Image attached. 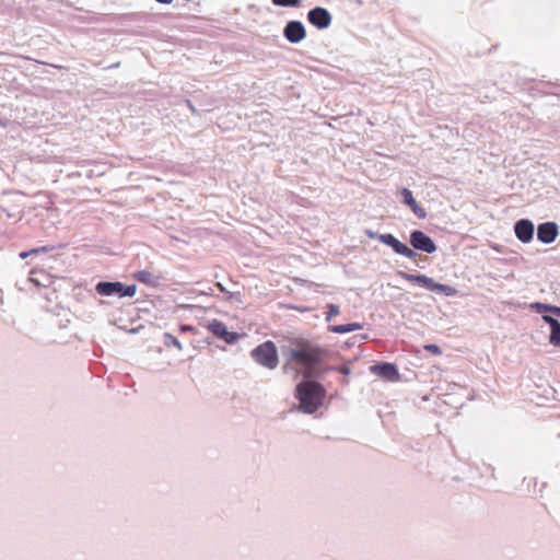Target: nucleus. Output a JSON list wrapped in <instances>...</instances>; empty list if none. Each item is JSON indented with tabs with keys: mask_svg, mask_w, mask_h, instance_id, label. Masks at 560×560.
Wrapping results in <instances>:
<instances>
[{
	"mask_svg": "<svg viewBox=\"0 0 560 560\" xmlns=\"http://www.w3.org/2000/svg\"><path fill=\"white\" fill-rule=\"evenodd\" d=\"M409 241L413 247L412 250L417 249L427 254H432L436 250L434 241L420 230L412 231Z\"/></svg>",
	"mask_w": 560,
	"mask_h": 560,
	"instance_id": "obj_6",
	"label": "nucleus"
},
{
	"mask_svg": "<svg viewBox=\"0 0 560 560\" xmlns=\"http://www.w3.org/2000/svg\"><path fill=\"white\" fill-rule=\"evenodd\" d=\"M534 224L528 219H521L514 224L515 235L522 243L530 242L534 236Z\"/></svg>",
	"mask_w": 560,
	"mask_h": 560,
	"instance_id": "obj_12",
	"label": "nucleus"
},
{
	"mask_svg": "<svg viewBox=\"0 0 560 560\" xmlns=\"http://www.w3.org/2000/svg\"><path fill=\"white\" fill-rule=\"evenodd\" d=\"M179 331L180 332H192V334H196L197 332V328L191 326V325H180L179 326Z\"/></svg>",
	"mask_w": 560,
	"mask_h": 560,
	"instance_id": "obj_24",
	"label": "nucleus"
},
{
	"mask_svg": "<svg viewBox=\"0 0 560 560\" xmlns=\"http://www.w3.org/2000/svg\"><path fill=\"white\" fill-rule=\"evenodd\" d=\"M218 287H219L221 292H225V289L220 283H218Z\"/></svg>",
	"mask_w": 560,
	"mask_h": 560,
	"instance_id": "obj_32",
	"label": "nucleus"
},
{
	"mask_svg": "<svg viewBox=\"0 0 560 560\" xmlns=\"http://www.w3.org/2000/svg\"><path fill=\"white\" fill-rule=\"evenodd\" d=\"M559 234V228L555 222H545L537 228V238L544 244L552 243Z\"/></svg>",
	"mask_w": 560,
	"mask_h": 560,
	"instance_id": "obj_11",
	"label": "nucleus"
},
{
	"mask_svg": "<svg viewBox=\"0 0 560 560\" xmlns=\"http://www.w3.org/2000/svg\"><path fill=\"white\" fill-rule=\"evenodd\" d=\"M555 307L556 306H553V305L545 304V303H541V302H535V303L530 304V308L536 311L537 313L549 312V313L553 314Z\"/></svg>",
	"mask_w": 560,
	"mask_h": 560,
	"instance_id": "obj_17",
	"label": "nucleus"
},
{
	"mask_svg": "<svg viewBox=\"0 0 560 560\" xmlns=\"http://www.w3.org/2000/svg\"><path fill=\"white\" fill-rule=\"evenodd\" d=\"M250 355L256 363L266 369L273 370L278 366L279 359L277 348L276 345L270 340L265 341L254 348L250 352Z\"/></svg>",
	"mask_w": 560,
	"mask_h": 560,
	"instance_id": "obj_4",
	"label": "nucleus"
},
{
	"mask_svg": "<svg viewBox=\"0 0 560 560\" xmlns=\"http://www.w3.org/2000/svg\"><path fill=\"white\" fill-rule=\"evenodd\" d=\"M133 278L149 287L156 288L162 282V277L148 270H139L133 275Z\"/></svg>",
	"mask_w": 560,
	"mask_h": 560,
	"instance_id": "obj_15",
	"label": "nucleus"
},
{
	"mask_svg": "<svg viewBox=\"0 0 560 560\" xmlns=\"http://www.w3.org/2000/svg\"><path fill=\"white\" fill-rule=\"evenodd\" d=\"M365 233L370 238H375V240L380 241L381 243L392 247L396 254H399V255L405 256L412 260H415L418 257V254L416 250H412V248H410L406 244L401 243L393 234H388V233L387 234H378L371 230H366Z\"/></svg>",
	"mask_w": 560,
	"mask_h": 560,
	"instance_id": "obj_5",
	"label": "nucleus"
},
{
	"mask_svg": "<svg viewBox=\"0 0 560 560\" xmlns=\"http://www.w3.org/2000/svg\"><path fill=\"white\" fill-rule=\"evenodd\" d=\"M326 390L315 381L304 382L298 385L296 396L300 401V408L305 413H313L323 405Z\"/></svg>",
	"mask_w": 560,
	"mask_h": 560,
	"instance_id": "obj_2",
	"label": "nucleus"
},
{
	"mask_svg": "<svg viewBox=\"0 0 560 560\" xmlns=\"http://www.w3.org/2000/svg\"><path fill=\"white\" fill-rule=\"evenodd\" d=\"M400 195L402 197V202L410 207L411 205H413L416 202V199L413 198L412 196V192L410 189L408 188H402L401 191H400Z\"/></svg>",
	"mask_w": 560,
	"mask_h": 560,
	"instance_id": "obj_18",
	"label": "nucleus"
},
{
	"mask_svg": "<svg viewBox=\"0 0 560 560\" xmlns=\"http://www.w3.org/2000/svg\"><path fill=\"white\" fill-rule=\"evenodd\" d=\"M362 329V325L360 323H350L346 325H330L328 330L336 334H346L355 330Z\"/></svg>",
	"mask_w": 560,
	"mask_h": 560,
	"instance_id": "obj_16",
	"label": "nucleus"
},
{
	"mask_svg": "<svg viewBox=\"0 0 560 560\" xmlns=\"http://www.w3.org/2000/svg\"><path fill=\"white\" fill-rule=\"evenodd\" d=\"M397 276L410 283H416L427 289L428 291L435 292L445 296H455L458 292L456 288L448 284L439 283L433 278H430L425 275H413L405 271H398Z\"/></svg>",
	"mask_w": 560,
	"mask_h": 560,
	"instance_id": "obj_3",
	"label": "nucleus"
},
{
	"mask_svg": "<svg viewBox=\"0 0 560 560\" xmlns=\"http://www.w3.org/2000/svg\"><path fill=\"white\" fill-rule=\"evenodd\" d=\"M307 21L319 30L329 27L331 24V14L327 9L316 7L308 11Z\"/></svg>",
	"mask_w": 560,
	"mask_h": 560,
	"instance_id": "obj_8",
	"label": "nucleus"
},
{
	"mask_svg": "<svg viewBox=\"0 0 560 560\" xmlns=\"http://www.w3.org/2000/svg\"><path fill=\"white\" fill-rule=\"evenodd\" d=\"M413 214L419 219H424L427 217V211L423 207H421L417 201L409 207Z\"/></svg>",
	"mask_w": 560,
	"mask_h": 560,
	"instance_id": "obj_20",
	"label": "nucleus"
},
{
	"mask_svg": "<svg viewBox=\"0 0 560 560\" xmlns=\"http://www.w3.org/2000/svg\"><path fill=\"white\" fill-rule=\"evenodd\" d=\"M340 314L339 306L336 304H328L327 305V312H326V320L330 322L334 316H337Z\"/></svg>",
	"mask_w": 560,
	"mask_h": 560,
	"instance_id": "obj_21",
	"label": "nucleus"
},
{
	"mask_svg": "<svg viewBox=\"0 0 560 560\" xmlns=\"http://www.w3.org/2000/svg\"><path fill=\"white\" fill-rule=\"evenodd\" d=\"M553 314L560 317V307L559 306L555 307Z\"/></svg>",
	"mask_w": 560,
	"mask_h": 560,
	"instance_id": "obj_30",
	"label": "nucleus"
},
{
	"mask_svg": "<svg viewBox=\"0 0 560 560\" xmlns=\"http://www.w3.org/2000/svg\"><path fill=\"white\" fill-rule=\"evenodd\" d=\"M47 250H48V248L46 246L40 247V248H34L30 252H22L20 254V257L24 259V258L28 257L30 255L37 254L39 252H47Z\"/></svg>",
	"mask_w": 560,
	"mask_h": 560,
	"instance_id": "obj_23",
	"label": "nucleus"
},
{
	"mask_svg": "<svg viewBox=\"0 0 560 560\" xmlns=\"http://www.w3.org/2000/svg\"><path fill=\"white\" fill-rule=\"evenodd\" d=\"M187 105H188L189 109H190L194 114H196V108L194 107V105L191 104V102H190V101H187Z\"/></svg>",
	"mask_w": 560,
	"mask_h": 560,
	"instance_id": "obj_28",
	"label": "nucleus"
},
{
	"mask_svg": "<svg viewBox=\"0 0 560 560\" xmlns=\"http://www.w3.org/2000/svg\"><path fill=\"white\" fill-rule=\"evenodd\" d=\"M137 287L135 284H122L120 282H107V296L117 295L119 298L133 296L136 294Z\"/></svg>",
	"mask_w": 560,
	"mask_h": 560,
	"instance_id": "obj_13",
	"label": "nucleus"
},
{
	"mask_svg": "<svg viewBox=\"0 0 560 560\" xmlns=\"http://www.w3.org/2000/svg\"><path fill=\"white\" fill-rule=\"evenodd\" d=\"M542 320L550 327L549 342L555 347H560V322L550 315H542Z\"/></svg>",
	"mask_w": 560,
	"mask_h": 560,
	"instance_id": "obj_14",
	"label": "nucleus"
},
{
	"mask_svg": "<svg viewBox=\"0 0 560 560\" xmlns=\"http://www.w3.org/2000/svg\"><path fill=\"white\" fill-rule=\"evenodd\" d=\"M556 90H558V86H552V91H550L549 93L558 95L559 93Z\"/></svg>",
	"mask_w": 560,
	"mask_h": 560,
	"instance_id": "obj_31",
	"label": "nucleus"
},
{
	"mask_svg": "<svg viewBox=\"0 0 560 560\" xmlns=\"http://www.w3.org/2000/svg\"><path fill=\"white\" fill-rule=\"evenodd\" d=\"M337 370H338V372H340L341 374H345V375L350 373V368H348L346 365H342V366L338 368Z\"/></svg>",
	"mask_w": 560,
	"mask_h": 560,
	"instance_id": "obj_27",
	"label": "nucleus"
},
{
	"mask_svg": "<svg viewBox=\"0 0 560 560\" xmlns=\"http://www.w3.org/2000/svg\"><path fill=\"white\" fill-rule=\"evenodd\" d=\"M370 372L377 375L386 381L396 382L399 380V372L393 363H377L370 366Z\"/></svg>",
	"mask_w": 560,
	"mask_h": 560,
	"instance_id": "obj_10",
	"label": "nucleus"
},
{
	"mask_svg": "<svg viewBox=\"0 0 560 560\" xmlns=\"http://www.w3.org/2000/svg\"><path fill=\"white\" fill-rule=\"evenodd\" d=\"M300 0H272V3L278 7H300Z\"/></svg>",
	"mask_w": 560,
	"mask_h": 560,
	"instance_id": "obj_22",
	"label": "nucleus"
},
{
	"mask_svg": "<svg viewBox=\"0 0 560 560\" xmlns=\"http://www.w3.org/2000/svg\"><path fill=\"white\" fill-rule=\"evenodd\" d=\"M424 349L429 352H432L433 354H441V349L438 345H427Z\"/></svg>",
	"mask_w": 560,
	"mask_h": 560,
	"instance_id": "obj_25",
	"label": "nucleus"
},
{
	"mask_svg": "<svg viewBox=\"0 0 560 560\" xmlns=\"http://www.w3.org/2000/svg\"><path fill=\"white\" fill-rule=\"evenodd\" d=\"M207 328L217 338L222 339L223 341H225L229 345L235 343L241 337V335L237 332L229 331L226 328V325L219 319H212L207 325Z\"/></svg>",
	"mask_w": 560,
	"mask_h": 560,
	"instance_id": "obj_7",
	"label": "nucleus"
},
{
	"mask_svg": "<svg viewBox=\"0 0 560 560\" xmlns=\"http://www.w3.org/2000/svg\"><path fill=\"white\" fill-rule=\"evenodd\" d=\"M96 291L101 294V295H105V281H101L96 284Z\"/></svg>",
	"mask_w": 560,
	"mask_h": 560,
	"instance_id": "obj_26",
	"label": "nucleus"
},
{
	"mask_svg": "<svg viewBox=\"0 0 560 560\" xmlns=\"http://www.w3.org/2000/svg\"><path fill=\"white\" fill-rule=\"evenodd\" d=\"M326 355V349L307 339L295 340L293 347L289 350L290 360L306 370L319 365Z\"/></svg>",
	"mask_w": 560,
	"mask_h": 560,
	"instance_id": "obj_1",
	"label": "nucleus"
},
{
	"mask_svg": "<svg viewBox=\"0 0 560 560\" xmlns=\"http://www.w3.org/2000/svg\"><path fill=\"white\" fill-rule=\"evenodd\" d=\"M283 36L292 44L302 42L306 37L303 23L300 21H289L283 28Z\"/></svg>",
	"mask_w": 560,
	"mask_h": 560,
	"instance_id": "obj_9",
	"label": "nucleus"
},
{
	"mask_svg": "<svg viewBox=\"0 0 560 560\" xmlns=\"http://www.w3.org/2000/svg\"><path fill=\"white\" fill-rule=\"evenodd\" d=\"M159 3L170 4L173 0H155Z\"/></svg>",
	"mask_w": 560,
	"mask_h": 560,
	"instance_id": "obj_29",
	"label": "nucleus"
},
{
	"mask_svg": "<svg viewBox=\"0 0 560 560\" xmlns=\"http://www.w3.org/2000/svg\"><path fill=\"white\" fill-rule=\"evenodd\" d=\"M164 343L167 347L172 345V346L176 347L177 349L182 350V343L172 334H168V332L164 334Z\"/></svg>",
	"mask_w": 560,
	"mask_h": 560,
	"instance_id": "obj_19",
	"label": "nucleus"
}]
</instances>
